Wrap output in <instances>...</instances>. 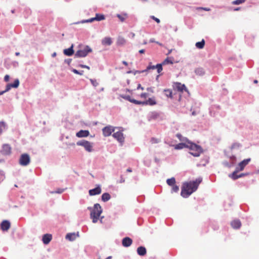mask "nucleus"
Wrapping results in <instances>:
<instances>
[{"label":"nucleus","mask_w":259,"mask_h":259,"mask_svg":"<svg viewBox=\"0 0 259 259\" xmlns=\"http://www.w3.org/2000/svg\"><path fill=\"white\" fill-rule=\"evenodd\" d=\"M202 179L199 178L195 181H190L183 183L181 193V196L184 198L189 197L197 189Z\"/></svg>","instance_id":"obj_1"},{"label":"nucleus","mask_w":259,"mask_h":259,"mask_svg":"<svg viewBox=\"0 0 259 259\" xmlns=\"http://www.w3.org/2000/svg\"><path fill=\"white\" fill-rule=\"evenodd\" d=\"M187 148L189 149L191 152L190 153L195 157H198L202 152L201 147L187 140Z\"/></svg>","instance_id":"obj_2"},{"label":"nucleus","mask_w":259,"mask_h":259,"mask_svg":"<svg viewBox=\"0 0 259 259\" xmlns=\"http://www.w3.org/2000/svg\"><path fill=\"white\" fill-rule=\"evenodd\" d=\"M102 212V209L100 205L98 203L95 204L90 214V217L92 219L93 223H96L98 222Z\"/></svg>","instance_id":"obj_3"},{"label":"nucleus","mask_w":259,"mask_h":259,"mask_svg":"<svg viewBox=\"0 0 259 259\" xmlns=\"http://www.w3.org/2000/svg\"><path fill=\"white\" fill-rule=\"evenodd\" d=\"M92 52V50L90 47L88 46H86L83 49L76 51L75 54V56L77 57H85L89 53Z\"/></svg>","instance_id":"obj_4"},{"label":"nucleus","mask_w":259,"mask_h":259,"mask_svg":"<svg viewBox=\"0 0 259 259\" xmlns=\"http://www.w3.org/2000/svg\"><path fill=\"white\" fill-rule=\"evenodd\" d=\"M77 145L81 146L84 148L86 151L91 152L93 151V144L87 140H81L77 142Z\"/></svg>","instance_id":"obj_5"},{"label":"nucleus","mask_w":259,"mask_h":259,"mask_svg":"<svg viewBox=\"0 0 259 259\" xmlns=\"http://www.w3.org/2000/svg\"><path fill=\"white\" fill-rule=\"evenodd\" d=\"M30 162V157L28 154H22L19 158V164L22 166H27Z\"/></svg>","instance_id":"obj_6"},{"label":"nucleus","mask_w":259,"mask_h":259,"mask_svg":"<svg viewBox=\"0 0 259 259\" xmlns=\"http://www.w3.org/2000/svg\"><path fill=\"white\" fill-rule=\"evenodd\" d=\"M139 105L154 106L157 104L156 98L152 97L144 101H139Z\"/></svg>","instance_id":"obj_7"},{"label":"nucleus","mask_w":259,"mask_h":259,"mask_svg":"<svg viewBox=\"0 0 259 259\" xmlns=\"http://www.w3.org/2000/svg\"><path fill=\"white\" fill-rule=\"evenodd\" d=\"M19 85V80L18 79L15 80L13 83L8 84L6 86V90L4 91L0 92V95H3L4 93L9 91L11 88H17Z\"/></svg>","instance_id":"obj_8"},{"label":"nucleus","mask_w":259,"mask_h":259,"mask_svg":"<svg viewBox=\"0 0 259 259\" xmlns=\"http://www.w3.org/2000/svg\"><path fill=\"white\" fill-rule=\"evenodd\" d=\"M251 161L250 158L244 159L241 161L236 167V169L238 170L242 171L244 169V167L249 163Z\"/></svg>","instance_id":"obj_9"},{"label":"nucleus","mask_w":259,"mask_h":259,"mask_svg":"<svg viewBox=\"0 0 259 259\" xmlns=\"http://www.w3.org/2000/svg\"><path fill=\"white\" fill-rule=\"evenodd\" d=\"M115 131V127L111 126H107L102 130L103 134L105 137H108Z\"/></svg>","instance_id":"obj_10"},{"label":"nucleus","mask_w":259,"mask_h":259,"mask_svg":"<svg viewBox=\"0 0 259 259\" xmlns=\"http://www.w3.org/2000/svg\"><path fill=\"white\" fill-rule=\"evenodd\" d=\"M1 153L4 155H9L11 153V147L9 144L3 145Z\"/></svg>","instance_id":"obj_11"},{"label":"nucleus","mask_w":259,"mask_h":259,"mask_svg":"<svg viewBox=\"0 0 259 259\" xmlns=\"http://www.w3.org/2000/svg\"><path fill=\"white\" fill-rule=\"evenodd\" d=\"M113 137L116 139L119 143H122L124 141V137L123 133L121 131L117 132L113 134Z\"/></svg>","instance_id":"obj_12"},{"label":"nucleus","mask_w":259,"mask_h":259,"mask_svg":"<svg viewBox=\"0 0 259 259\" xmlns=\"http://www.w3.org/2000/svg\"><path fill=\"white\" fill-rule=\"evenodd\" d=\"M174 88L179 92H183L184 91L188 92V90L184 84L180 82H176L174 83Z\"/></svg>","instance_id":"obj_13"},{"label":"nucleus","mask_w":259,"mask_h":259,"mask_svg":"<svg viewBox=\"0 0 259 259\" xmlns=\"http://www.w3.org/2000/svg\"><path fill=\"white\" fill-rule=\"evenodd\" d=\"M105 19V16L104 15L100 14H96L95 17L87 20L85 21V22H92L95 20L101 21V20H104Z\"/></svg>","instance_id":"obj_14"},{"label":"nucleus","mask_w":259,"mask_h":259,"mask_svg":"<svg viewBox=\"0 0 259 259\" xmlns=\"http://www.w3.org/2000/svg\"><path fill=\"white\" fill-rule=\"evenodd\" d=\"M10 226H11V224H10V222H9L7 220L3 221L1 224V229L3 231H8L10 229Z\"/></svg>","instance_id":"obj_15"},{"label":"nucleus","mask_w":259,"mask_h":259,"mask_svg":"<svg viewBox=\"0 0 259 259\" xmlns=\"http://www.w3.org/2000/svg\"><path fill=\"white\" fill-rule=\"evenodd\" d=\"M132 243H133L132 239L128 237H126L123 238V239L122 240V245H123V246L125 247H129L130 246H131L132 245Z\"/></svg>","instance_id":"obj_16"},{"label":"nucleus","mask_w":259,"mask_h":259,"mask_svg":"<svg viewBox=\"0 0 259 259\" xmlns=\"http://www.w3.org/2000/svg\"><path fill=\"white\" fill-rule=\"evenodd\" d=\"M154 69H157V72L158 73H160L161 72V71L162 70V64H158L156 65H151V63H150L149 64V65L147 68V70Z\"/></svg>","instance_id":"obj_17"},{"label":"nucleus","mask_w":259,"mask_h":259,"mask_svg":"<svg viewBox=\"0 0 259 259\" xmlns=\"http://www.w3.org/2000/svg\"><path fill=\"white\" fill-rule=\"evenodd\" d=\"M90 135V132L88 130H80L76 134L78 138L87 137Z\"/></svg>","instance_id":"obj_18"},{"label":"nucleus","mask_w":259,"mask_h":259,"mask_svg":"<svg viewBox=\"0 0 259 259\" xmlns=\"http://www.w3.org/2000/svg\"><path fill=\"white\" fill-rule=\"evenodd\" d=\"M52 239V236L51 234H46L42 236V240L45 244H48L51 241Z\"/></svg>","instance_id":"obj_19"},{"label":"nucleus","mask_w":259,"mask_h":259,"mask_svg":"<svg viewBox=\"0 0 259 259\" xmlns=\"http://www.w3.org/2000/svg\"><path fill=\"white\" fill-rule=\"evenodd\" d=\"M101 193L100 187L98 186L96 188L91 189L89 191V194L91 196L100 194Z\"/></svg>","instance_id":"obj_20"},{"label":"nucleus","mask_w":259,"mask_h":259,"mask_svg":"<svg viewBox=\"0 0 259 259\" xmlns=\"http://www.w3.org/2000/svg\"><path fill=\"white\" fill-rule=\"evenodd\" d=\"M121 97L131 103H133L136 105H139V101L136 100L135 99H132L131 97L129 95H121Z\"/></svg>","instance_id":"obj_21"},{"label":"nucleus","mask_w":259,"mask_h":259,"mask_svg":"<svg viewBox=\"0 0 259 259\" xmlns=\"http://www.w3.org/2000/svg\"><path fill=\"white\" fill-rule=\"evenodd\" d=\"M112 43V40L111 37H106L102 40V44L103 46H110Z\"/></svg>","instance_id":"obj_22"},{"label":"nucleus","mask_w":259,"mask_h":259,"mask_svg":"<svg viewBox=\"0 0 259 259\" xmlns=\"http://www.w3.org/2000/svg\"><path fill=\"white\" fill-rule=\"evenodd\" d=\"M137 253L140 256H144L146 254L147 251L145 247L140 246L137 248Z\"/></svg>","instance_id":"obj_23"},{"label":"nucleus","mask_w":259,"mask_h":259,"mask_svg":"<svg viewBox=\"0 0 259 259\" xmlns=\"http://www.w3.org/2000/svg\"><path fill=\"white\" fill-rule=\"evenodd\" d=\"M231 226L234 228V229H238L241 226V223L240 222V221L238 220H234L231 223Z\"/></svg>","instance_id":"obj_24"},{"label":"nucleus","mask_w":259,"mask_h":259,"mask_svg":"<svg viewBox=\"0 0 259 259\" xmlns=\"http://www.w3.org/2000/svg\"><path fill=\"white\" fill-rule=\"evenodd\" d=\"M73 47V45H72L69 48H68L67 49L64 50V51H63L64 54L65 55L68 56H70L72 55L74 53Z\"/></svg>","instance_id":"obj_25"},{"label":"nucleus","mask_w":259,"mask_h":259,"mask_svg":"<svg viewBox=\"0 0 259 259\" xmlns=\"http://www.w3.org/2000/svg\"><path fill=\"white\" fill-rule=\"evenodd\" d=\"M187 147V140L185 143H181L175 146V149L179 150Z\"/></svg>","instance_id":"obj_26"},{"label":"nucleus","mask_w":259,"mask_h":259,"mask_svg":"<svg viewBox=\"0 0 259 259\" xmlns=\"http://www.w3.org/2000/svg\"><path fill=\"white\" fill-rule=\"evenodd\" d=\"M126 43L125 39L122 36H118L117 39L116 44L118 46H123Z\"/></svg>","instance_id":"obj_27"},{"label":"nucleus","mask_w":259,"mask_h":259,"mask_svg":"<svg viewBox=\"0 0 259 259\" xmlns=\"http://www.w3.org/2000/svg\"><path fill=\"white\" fill-rule=\"evenodd\" d=\"M239 170H238L236 168V170L232 174H231L229 177L232 178L233 180H236L239 178H241L242 177V175H237V173L239 171Z\"/></svg>","instance_id":"obj_28"},{"label":"nucleus","mask_w":259,"mask_h":259,"mask_svg":"<svg viewBox=\"0 0 259 259\" xmlns=\"http://www.w3.org/2000/svg\"><path fill=\"white\" fill-rule=\"evenodd\" d=\"M195 72L197 75L199 76H202L205 73L204 69L201 67L196 68L195 70Z\"/></svg>","instance_id":"obj_29"},{"label":"nucleus","mask_w":259,"mask_h":259,"mask_svg":"<svg viewBox=\"0 0 259 259\" xmlns=\"http://www.w3.org/2000/svg\"><path fill=\"white\" fill-rule=\"evenodd\" d=\"M76 235L75 233H68L66 236V239L70 240L73 241L76 239Z\"/></svg>","instance_id":"obj_30"},{"label":"nucleus","mask_w":259,"mask_h":259,"mask_svg":"<svg viewBox=\"0 0 259 259\" xmlns=\"http://www.w3.org/2000/svg\"><path fill=\"white\" fill-rule=\"evenodd\" d=\"M205 45V41L203 39L201 41L197 42L195 44V46L197 48L202 49L204 48Z\"/></svg>","instance_id":"obj_31"},{"label":"nucleus","mask_w":259,"mask_h":259,"mask_svg":"<svg viewBox=\"0 0 259 259\" xmlns=\"http://www.w3.org/2000/svg\"><path fill=\"white\" fill-rule=\"evenodd\" d=\"M111 198L110 194L108 193H105L102 195V200L104 201H108Z\"/></svg>","instance_id":"obj_32"},{"label":"nucleus","mask_w":259,"mask_h":259,"mask_svg":"<svg viewBox=\"0 0 259 259\" xmlns=\"http://www.w3.org/2000/svg\"><path fill=\"white\" fill-rule=\"evenodd\" d=\"M116 16L121 22H123L127 18V15L126 13L122 14H117Z\"/></svg>","instance_id":"obj_33"},{"label":"nucleus","mask_w":259,"mask_h":259,"mask_svg":"<svg viewBox=\"0 0 259 259\" xmlns=\"http://www.w3.org/2000/svg\"><path fill=\"white\" fill-rule=\"evenodd\" d=\"M173 60H174L173 58L167 57L162 62V63L161 64H162V66L163 65L172 64Z\"/></svg>","instance_id":"obj_34"},{"label":"nucleus","mask_w":259,"mask_h":259,"mask_svg":"<svg viewBox=\"0 0 259 259\" xmlns=\"http://www.w3.org/2000/svg\"><path fill=\"white\" fill-rule=\"evenodd\" d=\"M167 184L170 186H172L175 185L176 180L174 178H171L170 179H168L166 180Z\"/></svg>","instance_id":"obj_35"},{"label":"nucleus","mask_w":259,"mask_h":259,"mask_svg":"<svg viewBox=\"0 0 259 259\" xmlns=\"http://www.w3.org/2000/svg\"><path fill=\"white\" fill-rule=\"evenodd\" d=\"M164 92L165 95L166 97L170 98H172V91L170 90H169V89L164 90Z\"/></svg>","instance_id":"obj_36"},{"label":"nucleus","mask_w":259,"mask_h":259,"mask_svg":"<svg viewBox=\"0 0 259 259\" xmlns=\"http://www.w3.org/2000/svg\"><path fill=\"white\" fill-rule=\"evenodd\" d=\"M6 128V124L3 121L0 122V133L3 132Z\"/></svg>","instance_id":"obj_37"},{"label":"nucleus","mask_w":259,"mask_h":259,"mask_svg":"<svg viewBox=\"0 0 259 259\" xmlns=\"http://www.w3.org/2000/svg\"><path fill=\"white\" fill-rule=\"evenodd\" d=\"M241 147V144L238 143H234L231 146V149H239Z\"/></svg>","instance_id":"obj_38"},{"label":"nucleus","mask_w":259,"mask_h":259,"mask_svg":"<svg viewBox=\"0 0 259 259\" xmlns=\"http://www.w3.org/2000/svg\"><path fill=\"white\" fill-rule=\"evenodd\" d=\"M160 141V140L159 139L156 138H152L150 140V142L152 144L158 143Z\"/></svg>","instance_id":"obj_39"},{"label":"nucleus","mask_w":259,"mask_h":259,"mask_svg":"<svg viewBox=\"0 0 259 259\" xmlns=\"http://www.w3.org/2000/svg\"><path fill=\"white\" fill-rule=\"evenodd\" d=\"M245 2V0H235L232 2L233 5H240Z\"/></svg>","instance_id":"obj_40"},{"label":"nucleus","mask_w":259,"mask_h":259,"mask_svg":"<svg viewBox=\"0 0 259 259\" xmlns=\"http://www.w3.org/2000/svg\"><path fill=\"white\" fill-rule=\"evenodd\" d=\"M172 191L174 192H177L179 190V188L178 186L174 185L172 186Z\"/></svg>","instance_id":"obj_41"},{"label":"nucleus","mask_w":259,"mask_h":259,"mask_svg":"<svg viewBox=\"0 0 259 259\" xmlns=\"http://www.w3.org/2000/svg\"><path fill=\"white\" fill-rule=\"evenodd\" d=\"M90 81L93 86L97 87L98 85V82L96 80L91 79Z\"/></svg>","instance_id":"obj_42"},{"label":"nucleus","mask_w":259,"mask_h":259,"mask_svg":"<svg viewBox=\"0 0 259 259\" xmlns=\"http://www.w3.org/2000/svg\"><path fill=\"white\" fill-rule=\"evenodd\" d=\"M148 94L146 93H143L141 94L140 97L142 99H146L148 97Z\"/></svg>","instance_id":"obj_43"},{"label":"nucleus","mask_w":259,"mask_h":259,"mask_svg":"<svg viewBox=\"0 0 259 259\" xmlns=\"http://www.w3.org/2000/svg\"><path fill=\"white\" fill-rule=\"evenodd\" d=\"M72 72H74L75 74H79L80 75H82L83 73V71H81V72H79V71H78L77 70H76L75 69H73L72 70Z\"/></svg>","instance_id":"obj_44"},{"label":"nucleus","mask_w":259,"mask_h":259,"mask_svg":"<svg viewBox=\"0 0 259 259\" xmlns=\"http://www.w3.org/2000/svg\"><path fill=\"white\" fill-rule=\"evenodd\" d=\"M151 18L153 20H155L157 23H160V20L158 18H156L155 16H151Z\"/></svg>","instance_id":"obj_45"},{"label":"nucleus","mask_w":259,"mask_h":259,"mask_svg":"<svg viewBox=\"0 0 259 259\" xmlns=\"http://www.w3.org/2000/svg\"><path fill=\"white\" fill-rule=\"evenodd\" d=\"M147 91L151 93H154V88L149 87V88H147Z\"/></svg>","instance_id":"obj_46"},{"label":"nucleus","mask_w":259,"mask_h":259,"mask_svg":"<svg viewBox=\"0 0 259 259\" xmlns=\"http://www.w3.org/2000/svg\"><path fill=\"white\" fill-rule=\"evenodd\" d=\"M79 66L81 67V68H87L88 69V70H89L90 69V67L88 66H87V65H82V64H80L79 65Z\"/></svg>","instance_id":"obj_47"},{"label":"nucleus","mask_w":259,"mask_h":259,"mask_svg":"<svg viewBox=\"0 0 259 259\" xmlns=\"http://www.w3.org/2000/svg\"><path fill=\"white\" fill-rule=\"evenodd\" d=\"M10 76L8 75H5L4 77V80L5 81L8 82L9 80Z\"/></svg>","instance_id":"obj_48"},{"label":"nucleus","mask_w":259,"mask_h":259,"mask_svg":"<svg viewBox=\"0 0 259 259\" xmlns=\"http://www.w3.org/2000/svg\"><path fill=\"white\" fill-rule=\"evenodd\" d=\"M137 89H141L142 90H144V88L141 86V84H139L137 87Z\"/></svg>","instance_id":"obj_49"},{"label":"nucleus","mask_w":259,"mask_h":259,"mask_svg":"<svg viewBox=\"0 0 259 259\" xmlns=\"http://www.w3.org/2000/svg\"><path fill=\"white\" fill-rule=\"evenodd\" d=\"M201 9H203L205 11H209L210 10V9L209 8H200Z\"/></svg>","instance_id":"obj_50"},{"label":"nucleus","mask_w":259,"mask_h":259,"mask_svg":"<svg viewBox=\"0 0 259 259\" xmlns=\"http://www.w3.org/2000/svg\"><path fill=\"white\" fill-rule=\"evenodd\" d=\"M63 192V189H59L58 191H56V192L57 193H61Z\"/></svg>","instance_id":"obj_51"},{"label":"nucleus","mask_w":259,"mask_h":259,"mask_svg":"<svg viewBox=\"0 0 259 259\" xmlns=\"http://www.w3.org/2000/svg\"><path fill=\"white\" fill-rule=\"evenodd\" d=\"M140 54H144L145 53V50L142 49L139 51Z\"/></svg>","instance_id":"obj_52"},{"label":"nucleus","mask_w":259,"mask_h":259,"mask_svg":"<svg viewBox=\"0 0 259 259\" xmlns=\"http://www.w3.org/2000/svg\"><path fill=\"white\" fill-rule=\"evenodd\" d=\"M122 63H123L124 65H125V66H127V65H128L127 62H126V61H122Z\"/></svg>","instance_id":"obj_53"},{"label":"nucleus","mask_w":259,"mask_h":259,"mask_svg":"<svg viewBox=\"0 0 259 259\" xmlns=\"http://www.w3.org/2000/svg\"><path fill=\"white\" fill-rule=\"evenodd\" d=\"M126 171H127V172H132V169H131V168H129L127 169Z\"/></svg>","instance_id":"obj_54"},{"label":"nucleus","mask_w":259,"mask_h":259,"mask_svg":"<svg viewBox=\"0 0 259 259\" xmlns=\"http://www.w3.org/2000/svg\"><path fill=\"white\" fill-rule=\"evenodd\" d=\"M123 182H124V180L122 178H121L120 183H123Z\"/></svg>","instance_id":"obj_55"},{"label":"nucleus","mask_w":259,"mask_h":259,"mask_svg":"<svg viewBox=\"0 0 259 259\" xmlns=\"http://www.w3.org/2000/svg\"><path fill=\"white\" fill-rule=\"evenodd\" d=\"M56 56V53H54L53 54H52V57H54Z\"/></svg>","instance_id":"obj_56"},{"label":"nucleus","mask_w":259,"mask_h":259,"mask_svg":"<svg viewBox=\"0 0 259 259\" xmlns=\"http://www.w3.org/2000/svg\"><path fill=\"white\" fill-rule=\"evenodd\" d=\"M253 82L254 83H257L258 82V81L256 79L254 80Z\"/></svg>","instance_id":"obj_57"},{"label":"nucleus","mask_w":259,"mask_h":259,"mask_svg":"<svg viewBox=\"0 0 259 259\" xmlns=\"http://www.w3.org/2000/svg\"><path fill=\"white\" fill-rule=\"evenodd\" d=\"M247 175V174H241L240 175H242V177H243V176H246Z\"/></svg>","instance_id":"obj_58"},{"label":"nucleus","mask_w":259,"mask_h":259,"mask_svg":"<svg viewBox=\"0 0 259 259\" xmlns=\"http://www.w3.org/2000/svg\"><path fill=\"white\" fill-rule=\"evenodd\" d=\"M15 54L16 56H19L20 55V53L19 52H16Z\"/></svg>","instance_id":"obj_59"},{"label":"nucleus","mask_w":259,"mask_h":259,"mask_svg":"<svg viewBox=\"0 0 259 259\" xmlns=\"http://www.w3.org/2000/svg\"><path fill=\"white\" fill-rule=\"evenodd\" d=\"M150 42H155V41L154 40H153V39H150Z\"/></svg>","instance_id":"obj_60"},{"label":"nucleus","mask_w":259,"mask_h":259,"mask_svg":"<svg viewBox=\"0 0 259 259\" xmlns=\"http://www.w3.org/2000/svg\"><path fill=\"white\" fill-rule=\"evenodd\" d=\"M195 114H196V113H195L194 111H193V112H192V115H195Z\"/></svg>","instance_id":"obj_61"},{"label":"nucleus","mask_w":259,"mask_h":259,"mask_svg":"<svg viewBox=\"0 0 259 259\" xmlns=\"http://www.w3.org/2000/svg\"><path fill=\"white\" fill-rule=\"evenodd\" d=\"M240 10V8H236L235 9V11H238V10Z\"/></svg>","instance_id":"obj_62"},{"label":"nucleus","mask_w":259,"mask_h":259,"mask_svg":"<svg viewBox=\"0 0 259 259\" xmlns=\"http://www.w3.org/2000/svg\"><path fill=\"white\" fill-rule=\"evenodd\" d=\"M106 259H111V256H108Z\"/></svg>","instance_id":"obj_63"},{"label":"nucleus","mask_w":259,"mask_h":259,"mask_svg":"<svg viewBox=\"0 0 259 259\" xmlns=\"http://www.w3.org/2000/svg\"><path fill=\"white\" fill-rule=\"evenodd\" d=\"M156 42L158 45H159L161 46V44H160L159 42Z\"/></svg>","instance_id":"obj_64"}]
</instances>
